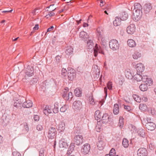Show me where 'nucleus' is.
I'll use <instances>...</instances> for the list:
<instances>
[{
    "label": "nucleus",
    "mask_w": 156,
    "mask_h": 156,
    "mask_svg": "<svg viewBox=\"0 0 156 156\" xmlns=\"http://www.w3.org/2000/svg\"><path fill=\"white\" fill-rule=\"evenodd\" d=\"M14 105L16 107H18L20 106L19 101L18 100H17L16 102H14Z\"/></svg>",
    "instance_id": "5fc2aeb1"
},
{
    "label": "nucleus",
    "mask_w": 156,
    "mask_h": 156,
    "mask_svg": "<svg viewBox=\"0 0 156 156\" xmlns=\"http://www.w3.org/2000/svg\"><path fill=\"white\" fill-rule=\"evenodd\" d=\"M97 36L98 37L99 39L100 38H101L102 37L103 32L102 31H101L99 29H97Z\"/></svg>",
    "instance_id": "58836bf2"
},
{
    "label": "nucleus",
    "mask_w": 156,
    "mask_h": 156,
    "mask_svg": "<svg viewBox=\"0 0 156 156\" xmlns=\"http://www.w3.org/2000/svg\"><path fill=\"white\" fill-rule=\"evenodd\" d=\"M127 43L129 46L131 47H134L136 45L135 41L133 39L128 40Z\"/></svg>",
    "instance_id": "a878e982"
},
{
    "label": "nucleus",
    "mask_w": 156,
    "mask_h": 156,
    "mask_svg": "<svg viewBox=\"0 0 156 156\" xmlns=\"http://www.w3.org/2000/svg\"><path fill=\"white\" fill-rule=\"evenodd\" d=\"M39 28V25L38 24L35 25V27L33 28V30L35 31L37 30Z\"/></svg>",
    "instance_id": "e2e57ef3"
},
{
    "label": "nucleus",
    "mask_w": 156,
    "mask_h": 156,
    "mask_svg": "<svg viewBox=\"0 0 156 156\" xmlns=\"http://www.w3.org/2000/svg\"><path fill=\"white\" fill-rule=\"evenodd\" d=\"M83 137L80 135H76L74 138V141L75 142L74 143L77 145L81 144L83 142Z\"/></svg>",
    "instance_id": "20e7f679"
},
{
    "label": "nucleus",
    "mask_w": 156,
    "mask_h": 156,
    "mask_svg": "<svg viewBox=\"0 0 156 156\" xmlns=\"http://www.w3.org/2000/svg\"><path fill=\"white\" fill-rule=\"evenodd\" d=\"M61 57L59 55H57L56 56L55 58V60L56 62L58 64L60 62V58Z\"/></svg>",
    "instance_id": "de8ad7c7"
},
{
    "label": "nucleus",
    "mask_w": 156,
    "mask_h": 156,
    "mask_svg": "<svg viewBox=\"0 0 156 156\" xmlns=\"http://www.w3.org/2000/svg\"><path fill=\"white\" fill-rule=\"evenodd\" d=\"M48 134L49 138H53L56 134V129L55 128L53 127H51L49 130Z\"/></svg>",
    "instance_id": "f8f14e48"
},
{
    "label": "nucleus",
    "mask_w": 156,
    "mask_h": 156,
    "mask_svg": "<svg viewBox=\"0 0 156 156\" xmlns=\"http://www.w3.org/2000/svg\"><path fill=\"white\" fill-rule=\"evenodd\" d=\"M54 27L53 26H51L48 29L47 32L51 31L52 30H53L54 29Z\"/></svg>",
    "instance_id": "338daca9"
},
{
    "label": "nucleus",
    "mask_w": 156,
    "mask_h": 156,
    "mask_svg": "<svg viewBox=\"0 0 156 156\" xmlns=\"http://www.w3.org/2000/svg\"><path fill=\"white\" fill-rule=\"evenodd\" d=\"M148 111L152 115H156V111L154 108H151L150 110H149Z\"/></svg>",
    "instance_id": "a19ab883"
},
{
    "label": "nucleus",
    "mask_w": 156,
    "mask_h": 156,
    "mask_svg": "<svg viewBox=\"0 0 156 156\" xmlns=\"http://www.w3.org/2000/svg\"><path fill=\"white\" fill-rule=\"evenodd\" d=\"M26 101V99L24 97L20 96V104L23 103Z\"/></svg>",
    "instance_id": "09e8293b"
},
{
    "label": "nucleus",
    "mask_w": 156,
    "mask_h": 156,
    "mask_svg": "<svg viewBox=\"0 0 156 156\" xmlns=\"http://www.w3.org/2000/svg\"><path fill=\"white\" fill-rule=\"evenodd\" d=\"M138 135L140 136L144 137L145 136V130L142 129H139L137 132Z\"/></svg>",
    "instance_id": "72a5a7b5"
},
{
    "label": "nucleus",
    "mask_w": 156,
    "mask_h": 156,
    "mask_svg": "<svg viewBox=\"0 0 156 156\" xmlns=\"http://www.w3.org/2000/svg\"><path fill=\"white\" fill-rule=\"evenodd\" d=\"M90 150V146L87 144H85L81 149V153L84 154H87L88 153Z\"/></svg>",
    "instance_id": "0eeeda50"
},
{
    "label": "nucleus",
    "mask_w": 156,
    "mask_h": 156,
    "mask_svg": "<svg viewBox=\"0 0 156 156\" xmlns=\"http://www.w3.org/2000/svg\"><path fill=\"white\" fill-rule=\"evenodd\" d=\"M116 152L114 148H112L110 151V154H112V156H114V155L115 154Z\"/></svg>",
    "instance_id": "864d4df0"
},
{
    "label": "nucleus",
    "mask_w": 156,
    "mask_h": 156,
    "mask_svg": "<svg viewBox=\"0 0 156 156\" xmlns=\"http://www.w3.org/2000/svg\"><path fill=\"white\" fill-rule=\"evenodd\" d=\"M87 46L88 47L89 49H93L94 50V49L95 48V46H94V45H88Z\"/></svg>",
    "instance_id": "13d9d810"
},
{
    "label": "nucleus",
    "mask_w": 156,
    "mask_h": 156,
    "mask_svg": "<svg viewBox=\"0 0 156 156\" xmlns=\"http://www.w3.org/2000/svg\"><path fill=\"white\" fill-rule=\"evenodd\" d=\"M75 144L73 143H71L68 150L67 154L69 155L71 154L74 150Z\"/></svg>",
    "instance_id": "aec40b11"
},
{
    "label": "nucleus",
    "mask_w": 156,
    "mask_h": 156,
    "mask_svg": "<svg viewBox=\"0 0 156 156\" xmlns=\"http://www.w3.org/2000/svg\"><path fill=\"white\" fill-rule=\"evenodd\" d=\"M136 69L138 72L142 73L144 71V67L143 64L140 63L136 65Z\"/></svg>",
    "instance_id": "dca6fc26"
},
{
    "label": "nucleus",
    "mask_w": 156,
    "mask_h": 156,
    "mask_svg": "<svg viewBox=\"0 0 156 156\" xmlns=\"http://www.w3.org/2000/svg\"><path fill=\"white\" fill-rule=\"evenodd\" d=\"M147 80H148V78L147 76L144 75L142 76V79L141 80L144 82L147 83Z\"/></svg>",
    "instance_id": "49530a36"
},
{
    "label": "nucleus",
    "mask_w": 156,
    "mask_h": 156,
    "mask_svg": "<svg viewBox=\"0 0 156 156\" xmlns=\"http://www.w3.org/2000/svg\"><path fill=\"white\" fill-rule=\"evenodd\" d=\"M125 75L126 77L129 79H132L133 78V76L131 72L129 71H128L126 72Z\"/></svg>",
    "instance_id": "f704fd0d"
},
{
    "label": "nucleus",
    "mask_w": 156,
    "mask_h": 156,
    "mask_svg": "<svg viewBox=\"0 0 156 156\" xmlns=\"http://www.w3.org/2000/svg\"><path fill=\"white\" fill-rule=\"evenodd\" d=\"M133 97L135 100L137 102H141V100L140 98L139 97V96L135 94H133Z\"/></svg>",
    "instance_id": "4c0bfd02"
},
{
    "label": "nucleus",
    "mask_w": 156,
    "mask_h": 156,
    "mask_svg": "<svg viewBox=\"0 0 156 156\" xmlns=\"http://www.w3.org/2000/svg\"><path fill=\"white\" fill-rule=\"evenodd\" d=\"M109 46L110 48L113 51L116 50L119 48V44L115 39L110 41L109 42Z\"/></svg>",
    "instance_id": "f03ea898"
},
{
    "label": "nucleus",
    "mask_w": 156,
    "mask_h": 156,
    "mask_svg": "<svg viewBox=\"0 0 156 156\" xmlns=\"http://www.w3.org/2000/svg\"><path fill=\"white\" fill-rule=\"evenodd\" d=\"M34 69L31 66H28L26 69L25 71H23L21 73L24 72L25 75L24 76V77L23 78V80H24L25 79H27L28 77L32 76L34 75Z\"/></svg>",
    "instance_id": "f257e3e1"
},
{
    "label": "nucleus",
    "mask_w": 156,
    "mask_h": 156,
    "mask_svg": "<svg viewBox=\"0 0 156 156\" xmlns=\"http://www.w3.org/2000/svg\"><path fill=\"white\" fill-rule=\"evenodd\" d=\"M152 9V6L151 3H147L145 4L143 7V9L145 14H147Z\"/></svg>",
    "instance_id": "1a4fd4ad"
},
{
    "label": "nucleus",
    "mask_w": 156,
    "mask_h": 156,
    "mask_svg": "<svg viewBox=\"0 0 156 156\" xmlns=\"http://www.w3.org/2000/svg\"><path fill=\"white\" fill-rule=\"evenodd\" d=\"M135 25L132 24H131L127 28V32L129 34H132L135 32Z\"/></svg>",
    "instance_id": "9d476101"
},
{
    "label": "nucleus",
    "mask_w": 156,
    "mask_h": 156,
    "mask_svg": "<svg viewBox=\"0 0 156 156\" xmlns=\"http://www.w3.org/2000/svg\"><path fill=\"white\" fill-rule=\"evenodd\" d=\"M133 78L137 81H140L142 79V76L140 74L137 73L134 76Z\"/></svg>",
    "instance_id": "cd10ccee"
},
{
    "label": "nucleus",
    "mask_w": 156,
    "mask_h": 156,
    "mask_svg": "<svg viewBox=\"0 0 156 156\" xmlns=\"http://www.w3.org/2000/svg\"><path fill=\"white\" fill-rule=\"evenodd\" d=\"M92 15H90L89 17L88 18V22H89V21H90V22H92Z\"/></svg>",
    "instance_id": "680f3d73"
},
{
    "label": "nucleus",
    "mask_w": 156,
    "mask_h": 156,
    "mask_svg": "<svg viewBox=\"0 0 156 156\" xmlns=\"http://www.w3.org/2000/svg\"><path fill=\"white\" fill-rule=\"evenodd\" d=\"M72 107L76 111L79 110L82 107V103L80 101H75L73 104Z\"/></svg>",
    "instance_id": "39448f33"
},
{
    "label": "nucleus",
    "mask_w": 156,
    "mask_h": 156,
    "mask_svg": "<svg viewBox=\"0 0 156 156\" xmlns=\"http://www.w3.org/2000/svg\"><path fill=\"white\" fill-rule=\"evenodd\" d=\"M141 56V53L137 51H135L133 55V58L134 59H137L138 58L140 57Z\"/></svg>",
    "instance_id": "7c9ffc66"
},
{
    "label": "nucleus",
    "mask_w": 156,
    "mask_h": 156,
    "mask_svg": "<svg viewBox=\"0 0 156 156\" xmlns=\"http://www.w3.org/2000/svg\"><path fill=\"white\" fill-rule=\"evenodd\" d=\"M37 80L36 78H33L30 81V83L32 85L36 84L37 82Z\"/></svg>",
    "instance_id": "c03bdc74"
},
{
    "label": "nucleus",
    "mask_w": 156,
    "mask_h": 156,
    "mask_svg": "<svg viewBox=\"0 0 156 156\" xmlns=\"http://www.w3.org/2000/svg\"><path fill=\"white\" fill-rule=\"evenodd\" d=\"M53 112L55 113H57L58 112V108H55L54 107V108L53 109Z\"/></svg>",
    "instance_id": "052dcab7"
},
{
    "label": "nucleus",
    "mask_w": 156,
    "mask_h": 156,
    "mask_svg": "<svg viewBox=\"0 0 156 156\" xmlns=\"http://www.w3.org/2000/svg\"><path fill=\"white\" fill-rule=\"evenodd\" d=\"M145 126L148 130L152 131L154 129L156 125L153 122H149L147 123Z\"/></svg>",
    "instance_id": "4468645a"
},
{
    "label": "nucleus",
    "mask_w": 156,
    "mask_h": 156,
    "mask_svg": "<svg viewBox=\"0 0 156 156\" xmlns=\"http://www.w3.org/2000/svg\"><path fill=\"white\" fill-rule=\"evenodd\" d=\"M45 150L43 148H41L39 151V156H44Z\"/></svg>",
    "instance_id": "ea45409f"
},
{
    "label": "nucleus",
    "mask_w": 156,
    "mask_h": 156,
    "mask_svg": "<svg viewBox=\"0 0 156 156\" xmlns=\"http://www.w3.org/2000/svg\"><path fill=\"white\" fill-rule=\"evenodd\" d=\"M101 137L99 136L98 138V141L97 143V146L98 149L100 150H102L104 146V144L103 142V140L101 138Z\"/></svg>",
    "instance_id": "ddd939ff"
},
{
    "label": "nucleus",
    "mask_w": 156,
    "mask_h": 156,
    "mask_svg": "<svg viewBox=\"0 0 156 156\" xmlns=\"http://www.w3.org/2000/svg\"><path fill=\"white\" fill-rule=\"evenodd\" d=\"M73 49L71 47L69 46L66 48L65 52L67 55H70L73 53Z\"/></svg>",
    "instance_id": "bb28decb"
},
{
    "label": "nucleus",
    "mask_w": 156,
    "mask_h": 156,
    "mask_svg": "<svg viewBox=\"0 0 156 156\" xmlns=\"http://www.w3.org/2000/svg\"><path fill=\"white\" fill-rule=\"evenodd\" d=\"M74 93L76 96L78 97L80 96L82 94L81 89L76 88L74 90Z\"/></svg>",
    "instance_id": "b1692460"
},
{
    "label": "nucleus",
    "mask_w": 156,
    "mask_h": 156,
    "mask_svg": "<svg viewBox=\"0 0 156 156\" xmlns=\"http://www.w3.org/2000/svg\"><path fill=\"white\" fill-rule=\"evenodd\" d=\"M122 144L123 147L125 148L128 147L129 145V141L127 139L124 138L122 140Z\"/></svg>",
    "instance_id": "2f4dec72"
},
{
    "label": "nucleus",
    "mask_w": 156,
    "mask_h": 156,
    "mask_svg": "<svg viewBox=\"0 0 156 156\" xmlns=\"http://www.w3.org/2000/svg\"><path fill=\"white\" fill-rule=\"evenodd\" d=\"M113 119L107 113L104 114L101 117V121L103 123H107L113 121Z\"/></svg>",
    "instance_id": "7ed1b4c3"
},
{
    "label": "nucleus",
    "mask_w": 156,
    "mask_h": 156,
    "mask_svg": "<svg viewBox=\"0 0 156 156\" xmlns=\"http://www.w3.org/2000/svg\"><path fill=\"white\" fill-rule=\"evenodd\" d=\"M137 154L138 156H147V151L145 148L141 147L138 150Z\"/></svg>",
    "instance_id": "6e6552de"
},
{
    "label": "nucleus",
    "mask_w": 156,
    "mask_h": 156,
    "mask_svg": "<svg viewBox=\"0 0 156 156\" xmlns=\"http://www.w3.org/2000/svg\"><path fill=\"white\" fill-rule=\"evenodd\" d=\"M43 127L42 126L40 125H37V130L40 131L42 129Z\"/></svg>",
    "instance_id": "bf43d9fd"
},
{
    "label": "nucleus",
    "mask_w": 156,
    "mask_h": 156,
    "mask_svg": "<svg viewBox=\"0 0 156 156\" xmlns=\"http://www.w3.org/2000/svg\"><path fill=\"white\" fill-rule=\"evenodd\" d=\"M89 100L90 104L92 105H94L95 104L94 100L92 96L89 97Z\"/></svg>",
    "instance_id": "a18cd8bd"
},
{
    "label": "nucleus",
    "mask_w": 156,
    "mask_h": 156,
    "mask_svg": "<svg viewBox=\"0 0 156 156\" xmlns=\"http://www.w3.org/2000/svg\"><path fill=\"white\" fill-rule=\"evenodd\" d=\"M128 14L126 12H123L120 16V19L122 20H126L128 17Z\"/></svg>",
    "instance_id": "c756f323"
},
{
    "label": "nucleus",
    "mask_w": 156,
    "mask_h": 156,
    "mask_svg": "<svg viewBox=\"0 0 156 156\" xmlns=\"http://www.w3.org/2000/svg\"><path fill=\"white\" fill-rule=\"evenodd\" d=\"M13 156H19L20 153L16 152L14 151L12 153Z\"/></svg>",
    "instance_id": "0e129e2a"
},
{
    "label": "nucleus",
    "mask_w": 156,
    "mask_h": 156,
    "mask_svg": "<svg viewBox=\"0 0 156 156\" xmlns=\"http://www.w3.org/2000/svg\"><path fill=\"white\" fill-rule=\"evenodd\" d=\"M80 37L83 41H87L89 36L88 34L84 31H81L80 33Z\"/></svg>",
    "instance_id": "f3484780"
},
{
    "label": "nucleus",
    "mask_w": 156,
    "mask_h": 156,
    "mask_svg": "<svg viewBox=\"0 0 156 156\" xmlns=\"http://www.w3.org/2000/svg\"><path fill=\"white\" fill-rule=\"evenodd\" d=\"M91 45H94V44L91 40H89L87 42V46Z\"/></svg>",
    "instance_id": "4d7b16f0"
},
{
    "label": "nucleus",
    "mask_w": 156,
    "mask_h": 156,
    "mask_svg": "<svg viewBox=\"0 0 156 156\" xmlns=\"http://www.w3.org/2000/svg\"><path fill=\"white\" fill-rule=\"evenodd\" d=\"M147 84V83H146L145 84H141L140 86V90L143 91L147 90L148 88Z\"/></svg>",
    "instance_id": "393cba45"
},
{
    "label": "nucleus",
    "mask_w": 156,
    "mask_h": 156,
    "mask_svg": "<svg viewBox=\"0 0 156 156\" xmlns=\"http://www.w3.org/2000/svg\"><path fill=\"white\" fill-rule=\"evenodd\" d=\"M67 110V108L65 106L62 107L60 109V111L61 112H65Z\"/></svg>",
    "instance_id": "603ef678"
},
{
    "label": "nucleus",
    "mask_w": 156,
    "mask_h": 156,
    "mask_svg": "<svg viewBox=\"0 0 156 156\" xmlns=\"http://www.w3.org/2000/svg\"><path fill=\"white\" fill-rule=\"evenodd\" d=\"M139 109L142 111H145L147 109V106L145 104H140L139 105Z\"/></svg>",
    "instance_id": "c9c22d12"
},
{
    "label": "nucleus",
    "mask_w": 156,
    "mask_h": 156,
    "mask_svg": "<svg viewBox=\"0 0 156 156\" xmlns=\"http://www.w3.org/2000/svg\"><path fill=\"white\" fill-rule=\"evenodd\" d=\"M76 74L75 71L72 69L68 71L67 73V76L68 79L70 80H73L75 77Z\"/></svg>",
    "instance_id": "9b49d317"
},
{
    "label": "nucleus",
    "mask_w": 156,
    "mask_h": 156,
    "mask_svg": "<svg viewBox=\"0 0 156 156\" xmlns=\"http://www.w3.org/2000/svg\"><path fill=\"white\" fill-rule=\"evenodd\" d=\"M112 82L109 81L107 84V86L108 89L109 90H111L112 89Z\"/></svg>",
    "instance_id": "37998d69"
},
{
    "label": "nucleus",
    "mask_w": 156,
    "mask_h": 156,
    "mask_svg": "<svg viewBox=\"0 0 156 156\" xmlns=\"http://www.w3.org/2000/svg\"><path fill=\"white\" fill-rule=\"evenodd\" d=\"M142 11H135L133 15V20L135 21H137L141 18L142 15Z\"/></svg>",
    "instance_id": "423d86ee"
},
{
    "label": "nucleus",
    "mask_w": 156,
    "mask_h": 156,
    "mask_svg": "<svg viewBox=\"0 0 156 156\" xmlns=\"http://www.w3.org/2000/svg\"><path fill=\"white\" fill-rule=\"evenodd\" d=\"M34 120L36 121H38L39 119V117L38 115H35L34 117Z\"/></svg>",
    "instance_id": "6e6d98bb"
},
{
    "label": "nucleus",
    "mask_w": 156,
    "mask_h": 156,
    "mask_svg": "<svg viewBox=\"0 0 156 156\" xmlns=\"http://www.w3.org/2000/svg\"><path fill=\"white\" fill-rule=\"evenodd\" d=\"M73 98V95L72 92H69L68 94V99L67 100H70Z\"/></svg>",
    "instance_id": "8fccbe9b"
},
{
    "label": "nucleus",
    "mask_w": 156,
    "mask_h": 156,
    "mask_svg": "<svg viewBox=\"0 0 156 156\" xmlns=\"http://www.w3.org/2000/svg\"><path fill=\"white\" fill-rule=\"evenodd\" d=\"M65 128V124L64 122H61L59 125L58 127V130L60 132H63Z\"/></svg>",
    "instance_id": "c85d7f7f"
},
{
    "label": "nucleus",
    "mask_w": 156,
    "mask_h": 156,
    "mask_svg": "<svg viewBox=\"0 0 156 156\" xmlns=\"http://www.w3.org/2000/svg\"><path fill=\"white\" fill-rule=\"evenodd\" d=\"M62 77H65L66 76V73L67 72V70L65 69H62Z\"/></svg>",
    "instance_id": "3c124183"
},
{
    "label": "nucleus",
    "mask_w": 156,
    "mask_h": 156,
    "mask_svg": "<svg viewBox=\"0 0 156 156\" xmlns=\"http://www.w3.org/2000/svg\"><path fill=\"white\" fill-rule=\"evenodd\" d=\"M95 49H96V50L98 51V52L104 55V53L101 47H100L99 48L98 47V46L97 44H96L95 45Z\"/></svg>",
    "instance_id": "e433bc0d"
},
{
    "label": "nucleus",
    "mask_w": 156,
    "mask_h": 156,
    "mask_svg": "<svg viewBox=\"0 0 156 156\" xmlns=\"http://www.w3.org/2000/svg\"><path fill=\"white\" fill-rule=\"evenodd\" d=\"M69 144L66 141V140L64 138H62L59 141V146L60 148H67Z\"/></svg>",
    "instance_id": "2eb2a0df"
},
{
    "label": "nucleus",
    "mask_w": 156,
    "mask_h": 156,
    "mask_svg": "<svg viewBox=\"0 0 156 156\" xmlns=\"http://www.w3.org/2000/svg\"><path fill=\"white\" fill-rule=\"evenodd\" d=\"M21 127H23L22 130L23 133H26L29 131V127L27 123L26 122L24 123L21 125Z\"/></svg>",
    "instance_id": "412c9836"
},
{
    "label": "nucleus",
    "mask_w": 156,
    "mask_h": 156,
    "mask_svg": "<svg viewBox=\"0 0 156 156\" xmlns=\"http://www.w3.org/2000/svg\"><path fill=\"white\" fill-rule=\"evenodd\" d=\"M131 9H133V11H142V7L141 5L139 3H135L134 4L133 7H132Z\"/></svg>",
    "instance_id": "a211bd4d"
},
{
    "label": "nucleus",
    "mask_w": 156,
    "mask_h": 156,
    "mask_svg": "<svg viewBox=\"0 0 156 156\" xmlns=\"http://www.w3.org/2000/svg\"><path fill=\"white\" fill-rule=\"evenodd\" d=\"M119 110L118 105L117 104H115L114 106L113 113L114 114H118L119 112Z\"/></svg>",
    "instance_id": "473e14b6"
},
{
    "label": "nucleus",
    "mask_w": 156,
    "mask_h": 156,
    "mask_svg": "<svg viewBox=\"0 0 156 156\" xmlns=\"http://www.w3.org/2000/svg\"><path fill=\"white\" fill-rule=\"evenodd\" d=\"M57 36H55L54 37V38H53V40L52 41V43L53 44H54L55 43V41H56V38Z\"/></svg>",
    "instance_id": "774afa93"
},
{
    "label": "nucleus",
    "mask_w": 156,
    "mask_h": 156,
    "mask_svg": "<svg viewBox=\"0 0 156 156\" xmlns=\"http://www.w3.org/2000/svg\"><path fill=\"white\" fill-rule=\"evenodd\" d=\"M33 105V103L30 100L26 101L23 102L22 106L24 108H29L31 107Z\"/></svg>",
    "instance_id": "6ab92c4d"
},
{
    "label": "nucleus",
    "mask_w": 156,
    "mask_h": 156,
    "mask_svg": "<svg viewBox=\"0 0 156 156\" xmlns=\"http://www.w3.org/2000/svg\"><path fill=\"white\" fill-rule=\"evenodd\" d=\"M121 20H122L120 19V18L116 17L115 20L113 22V24L115 26L119 25L121 24Z\"/></svg>",
    "instance_id": "5701e85b"
},
{
    "label": "nucleus",
    "mask_w": 156,
    "mask_h": 156,
    "mask_svg": "<svg viewBox=\"0 0 156 156\" xmlns=\"http://www.w3.org/2000/svg\"><path fill=\"white\" fill-rule=\"evenodd\" d=\"M123 119L122 117H120L119 119V125L120 128L122 127L123 125Z\"/></svg>",
    "instance_id": "79ce46f5"
},
{
    "label": "nucleus",
    "mask_w": 156,
    "mask_h": 156,
    "mask_svg": "<svg viewBox=\"0 0 156 156\" xmlns=\"http://www.w3.org/2000/svg\"><path fill=\"white\" fill-rule=\"evenodd\" d=\"M124 108L126 110L128 111H129L130 110V107L129 106L124 105Z\"/></svg>",
    "instance_id": "69168bd1"
},
{
    "label": "nucleus",
    "mask_w": 156,
    "mask_h": 156,
    "mask_svg": "<svg viewBox=\"0 0 156 156\" xmlns=\"http://www.w3.org/2000/svg\"><path fill=\"white\" fill-rule=\"evenodd\" d=\"M101 113L99 110L96 111L94 114V118L98 122L100 121L101 118Z\"/></svg>",
    "instance_id": "4be33fe9"
}]
</instances>
